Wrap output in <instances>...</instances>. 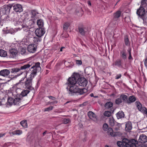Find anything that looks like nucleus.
<instances>
[{"mask_svg":"<svg viewBox=\"0 0 147 147\" xmlns=\"http://www.w3.org/2000/svg\"><path fill=\"white\" fill-rule=\"evenodd\" d=\"M29 25L30 26H31L34 24V22L33 20H29Z\"/></svg>","mask_w":147,"mask_h":147,"instance_id":"obj_48","label":"nucleus"},{"mask_svg":"<svg viewBox=\"0 0 147 147\" xmlns=\"http://www.w3.org/2000/svg\"><path fill=\"white\" fill-rule=\"evenodd\" d=\"M78 29L80 33L83 36L85 35L88 31L87 27L83 26H79Z\"/></svg>","mask_w":147,"mask_h":147,"instance_id":"obj_12","label":"nucleus"},{"mask_svg":"<svg viewBox=\"0 0 147 147\" xmlns=\"http://www.w3.org/2000/svg\"><path fill=\"white\" fill-rule=\"evenodd\" d=\"M8 98L7 100V105H11L13 104V102H12L11 100H10L9 101V100L10 98Z\"/></svg>","mask_w":147,"mask_h":147,"instance_id":"obj_50","label":"nucleus"},{"mask_svg":"<svg viewBox=\"0 0 147 147\" xmlns=\"http://www.w3.org/2000/svg\"><path fill=\"white\" fill-rule=\"evenodd\" d=\"M10 72V71L7 69H3L0 71V75L6 77L9 75Z\"/></svg>","mask_w":147,"mask_h":147,"instance_id":"obj_18","label":"nucleus"},{"mask_svg":"<svg viewBox=\"0 0 147 147\" xmlns=\"http://www.w3.org/2000/svg\"><path fill=\"white\" fill-rule=\"evenodd\" d=\"M109 122L111 126H113L115 124V121L112 117L109 118Z\"/></svg>","mask_w":147,"mask_h":147,"instance_id":"obj_32","label":"nucleus"},{"mask_svg":"<svg viewBox=\"0 0 147 147\" xmlns=\"http://www.w3.org/2000/svg\"><path fill=\"white\" fill-rule=\"evenodd\" d=\"M120 97L123 102H125L127 103V101L128 100L127 96L124 94H122L120 96Z\"/></svg>","mask_w":147,"mask_h":147,"instance_id":"obj_29","label":"nucleus"},{"mask_svg":"<svg viewBox=\"0 0 147 147\" xmlns=\"http://www.w3.org/2000/svg\"><path fill=\"white\" fill-rule=\"evenodd\" d=\"M79 76L78 74H74L71 77L69 78L68 79V86L72 85H74L76 84V83L77 82V80L78 79Z\"/></svg>","mask_w":147,"mask_h":147,"instance_id":"obj_4","label":"nucleus"},{"mask_svg":"<svg viewBox=\"0 0 147 147\" xmlns=\"http://www.w3.org/2000/svg\"><path fill=\"white\" fill-rule=\"evenodd\" d=\"M5 99L3 98V99H1L0 98V105H4L5 102Z\"/></svg>","mask_w":147,"mask_h":147,"instance_id":"obj_47","label":"nucleus"},{"mask_svg":"<svg viewBox=\"0 0 147 147\" xmlns=\"http://www.w3.org/2000/svg\"><path fill=\"white\" fill-rule=\"evenodd\" d=\"M90 95L91 97L94 96V94L93 93H91L90 94Z\"/></svg>","mask_w":147,"mask_h":147,"instance_id":"obj_63","label":"nucleus"},{"mask_svg":"<svg viewBox=\"0 0 147 147\" xmlns=\"http://www.w3.org/2000/svg\"><path fill=\"white\" fill-rule=\"evenodd\" d=\"M58 102V101L57 100H55L53 102H51L50 103L52 104H57Z\"/></svg>","mask_w":147,"mask_h":147,"instance_id":"obj_56","label":"nucleus"},{"mask_svg":"<svg viewBox=\"0 0 147 147\" xmlns=\"http://www.w3.org/2000/svg\"><path fill=\"white\" fill-rule=\"evenodd\" d=\"M121 11H118L114 14V18H119L121 14Z\"/></svg>","mask_w":147,"mask_h":147,"instance_id":"obj_30","label":"nucleus"},{"mask_svg":"<svg viewBox=\"0 0 147 147\" xmlns=\"http://www.w3.org/2000/svg\"><path fill=\"white\" fill-rule=\"evenodd\" d=\"M71 101H67L66 102L65 104H64V105H65L66 104H67L68 103H71Z\"/></svg>","mask_w":147,"mask_h":147,"instance_id":"obj_61","label":"nucleus"},{"mask_svg":"<svg viewBox=\"0 0 147 147\" xmlns=\"http://www.w3.org/2000/svg\"><path fill=\"white\" fill-rule=\"evenodd\" d=\"M70 120L69 118H65L63 120V123L67 124L70 122Z\"/></svg>","mask_w":147,"mask_h":147,"instance_id":"obj_42","label":"nucleus"},{"mask_svg":"<svg viewBox=\"0 0 147 147\" xmlns=\"http://www.w3.org/2000/svg\"><path fill=\"white\" fill-rule=\"evenodd\" d=\"M70 25V24L68 23H65L64 25L63 26V29L64 30H67L68 27Z\"/></svg>","mask_w":147,"mask_h":147,"instance_id":"obj_37","label":"nucleus"},{"mask_svg":"<svg viewBox=\"0 0 147 147\" xmlns=\"http://www.w3.org/2000/svg\"><path fill=\"white\" fill-rule=\"evenodd\" d=\"M88 104V102H84L81 105L82 106H86Z\"/></svg>","mask_w":147,"mask_h":147,"instance_id":"obj_54","label":"nucleus"},{"mask_svg":"<svg viewBox=\"0 0 147 147\" xmlns=\"http://www.w3.org/2000/svg\"><path fill=\"white\" fill-rule=\"evenodd\" d=\"M145 13V10L143 7H140V8L137 11V14L138 16L143 18L144 16Z\"/></svg>","mask_w":147,"mask_h":147,"instance_id":"obj_15","label":"nucleus"},{"mask_svg":"<svg viewBox=\"0 0 147 147\" xmlns=\"http://www.w3.org/2000/svg\"><path fill=\"white\" fill-rule=\"evenodd\" d=\"M88 115L89 118L94 121L97 120V118L95 114L92 111H89L88 113Z\"/></svg>","mask_w":147,"mask_h":147,"instance_id":"obj_16","label":"nucleus"},{"mask_svg":"<svg viewBox=\"0 0 147 147\" xmlns=\"http://www.w3.org/2000/svg\"><path fill=\"white\" fill-rule=\"evenodd\" d=\"M127 142H129L128 139L124 138L122 139V141H118L117 144L119 147H126V145H127Z\"/></svg>","mask_w":147,"mask_h":147,"instance_id":"obj_11","label":"nucleus"},{"mask_svg":"<svg viewBox=\"0 0 147 147\" xmlns=\"http://www.w3.org/2000/svg\"><path fill=\"white\" fill-rule=\"evenodd\" d=\"M136 100V97L134 96H130L129 97L127 101V103L130 104L134 102Z\"/></svg>","mask_w":147,"mask_h":147,"instance_id":"obj_19","label":"nucleus"},{"mask_svg":"<svg viewBox=\"0 0 147 147\" xmlns=\"http://www.w3.org/2000/svg\"><path fill=\"white\" fill-rule=\"evenodd\" d=\"M85 72L87 75L92 76L94 73V71L91 68H86L85 69Z\"/></svg>","mask_w":147,"mask_h":147,"instance_id":"obj_17","label":"nucleus"},{"mask_svg":"<svg viewBox=\"0 0 147 147\" xmlns=\"http://www.w3.org/2000/svg\"><path fill=\"white\" fill-rule=\"evenodd\" d=\"M40 67V63L39 62H37L31 68L32 71L30 74L31 76L27 79L25 82V87L31 90L33 89V88L32 86V78L34 76L36 75L37 72H39L41 70Z\"/></svg>","mask_w":147,"mask_h":147,"instance_id":"obj_1","label":"nucleus"},{"mask_svg":"<svg viewBox=\"0 0 147 147\" xmlns=\"http://www.w3.org/2000/svg\"><path fill=\"white\" fill-rule=\"evenodd\" d=\"M29 92L30 91L28 90H23L19 96V97L22 98V97L26 96Z\"/></svg>","mask_w":147,"mask_h":147,"instance_id":"obj_23","label":"nucleus"},{"mask_svg":"<svg viewBox=\"0 0 147 147\" xmlns=\"http://www.w3.org/2000/svg\"><path fill=\"white\" fill-rule=\"evenodd\" d=\"M53 106H50L48 107L45 108V109L44 111H50L52 110L53 109Z\"/></svg>","mask_w":147,"mask_h":147,"instance_id":"obj_45","label":"nucleus"},{"mask_svg":"<svg viewBox=\"0 0 147 147\" xmlns=\"http://www.w3.org/2000/svg\"><path fill=\"white\" fill-rule=\"evenodd\" d=\"M22 133L21 131L20 130H17L15 131L12 132V134L13 135H20Z\"/></svg>","mask_w":147,"mask_h":147,"instance_id":"obj_34","label":"nucleus"},{"mask_svg":"<svg viewBox=\"0 0 147 147\" xmlns=\"http://www.w3.org/2000/svg\"><path fill=\"white\" fill-rule=\"evenodd\" d=\"M12 7V5H11L4 6L1 8H0V13L3 14L9 13Z\"/></svg>","mask_w":147,"mask_h":147,"instance_id":"obj_5","label":"nucleus"},{"mask_svg":"<svg viewBox=\"0 0 147 147\" xmlns=\"http://www.w3.org/2000/svg\"><path fill=\"white\" fill-rule=\"evenodd\" d=\"M21 99V98L20 97L18 98H16L14 99L13 98H10L9 101L11 100L12 102H13V104L14 105H18L20 103V100Z\"/></svg>","mask_w":147,"mask_h":147,"instance_id":"obj_20","label":"nucleus"},{"mask_svg":"<svg viewBox=\"0 0 147 147\" xmlns=\"http://www.w3.org/2000/svg\"><path fill=\"white\" fill-rule=\"evenodd\" d=\"M30 13L31 18L34 19V18L36 17V14H38V13L36 10H33L30 11Z\"/></svg>","mask_w":147,"mask_h":147,"instance_id":"obj_24","label":"nucleus"},{"mask_svg":"<svg viewBox=\"0 0 147 147\" xmlns=\"http://www.w3.org/2000/svg\"><path fill=\"white\" fill-rule=\"evenodd\" d=\"M48 97L49 98L53 100H54L56 99V98L55 97L52 96H49Z\"/></svg>","mask_w":147,"mask_h":147,"instance_id":"obj_53","label":"nucleus"},{"mask_svg":"<svg viewBox=\"0 0 147 147\" xmlns=\"http://www.w3.org/2000/svg\"><path fill=\"white\" fill-rule=\"evenodd\" d=\"M88 3L89 5L91 6V3L90 2V1H88Z\"/></svg>","mask_w":147,"mask_h":147,"instance_id":"obj_60","label":"nucleus"},{"mask_svg":"<svg viewBox=\"0 0 147 147\" xmlns=\"http://www.w3.org/2000/svg\"><path fill=\"white\" fill-rule=\"evenodd\" d=\"M113 103L111 102H108L105 105V107L106 108L109 109L113 106Z\"/></svg>","mask_w":147,"mask_h":147,"instance_id":"obj_31","label":"nucleus"},{"mask_svg":"<svg viewBox=\"0 0 147 147\" xmlns=\"http://www.w3.org/2000/svg\"><path fill=\"white\" fill-rule=\"evenodd\" d=\"M135 104L138 110L142 111V106L141 103L138 101H136L135 102Z\"/></svg>","mask_w":147,"mask_h":147,"instance_id":"obj_25","label":"nucleus"},{"mask_svg":"<svg viewBox=\"0 0 147 147\" xmlns=\"http://www.w3.org/2000/svg\"><path fill=\"white\" fill-rule=\"evenodd\" d=\"M128 51L129 53V56L128 57V59L129 60H132L133 59L131 54V49H130L128 50Z\"/></svg>","mask_w":147,"mask_h":147,"instance_id":"obj_46","label":"nucleus"},{"mask_svg":"<svg viewBox=\"0 0 147 147\" xmlns=\"http://www.w3.org/2000/svg\"><path fill=\"white\" fill-rule=\"evenodd\" d=\"M111 112L109 111H105L104 115L105 116L107 117H109L111 115Z\"/></svg>","mask_w":147,"mask_h":147,"instance_id":"obj_40","label":"nucleus"},{"mask_svg":"<svg viewBox=\"0 0 147 147\" xmlns=\"http://www.w3.org/2000/svg\"><path fill=\"white\" fill-rule=\"evenodd\" d=\"M69 87V91L78 94L82 95L86 93L87 90L85 88L80 89L77 86L76 84L74 85H70L68 86Z\"/></svg>","mask_w":147,"mask_h":147,"instance_id":"obj_3","label":"nucleus"},{"mask_svg":"<svg viewBox=\"0 0 147 147\" xmlns=\"http://www.w3.org/2000/svg\"><path fill=\"white\" fill-rule=\"evenodd\" d=\"M121 76V75H119V76H116V79H117L119 78Z\"/></svg>","mask_w":147,"mask_h":147,"instance_id":"obj_58","label":"nucleus"},{"mask_svg":"<svg viewBox=\"0 0 147 147\" xmlns=\"http://www.w3.org/2000/svg\"><path fill=\"white\" fill-rule=\"evenodd\" d=\"M143 19V23L144 25H147V17L146 16H144L143 18H142Z\"/></svg>","mask_w":147,"mask_h":147,"instance_id":"obj_39","label":"nucleus"},{"mask_svg":"<svg viewBox=\"0 0 147 147\" xmlns=\"http://www.w3.org/2000/svg\"><path fill=\"white\" fill-rule=\"evenodd\" d=\"M122 102V100L121 98H117L115 100V103L119 105Z\"/></svg>","mask_w":147,"mask_h":147,"instance_id":"obj_43","label":"nucleus"},{"mask_svg":"<svg viewBox=\"0 0 147 147\" xmlns=\"http://www.w3.org/2000/svg\"><path fill=\"white\" fill-rule=\"evenodd\" d=\"M124 42L125 45L127 46H129L130 44L128 38L127 36H126L125 38Z\"/></svg>","mask_w":147,"mask_h":147,"instance_id":"obj_36","label":"nucleus"},{"mask_svg":"<svg viewBox=\"0 0 147 147\" xmlns=\"http://www.w3.org/2000/svg\"><path fill=\"white\" fill-rule=\"evenodd\" d=\"M5 135V134H0V138L2 137Z\"/></svg>","mask_w":147,"mask_h":147,"instance_id":"obj_57","label":"nucleus"},{"mask_svg":"<svg viewBox=\"0 0 147 147\" xmlns=\"http://www.w3.org/2000/svg\"><path fill=\"white\" fill-rule=\"evenodd\" d=\"M37 46L34 44H32L28 45L27 49L28 51L31 53H34L36 50Z\"/></svg>","mask_w":147,"mask_h":147,"instance_id":"obj_13","label":"nucleus"},{"mask_svg":"<svg viewBox=\"0 0 147 147\" xmlns=\"http://www.w3.org/2000/svg\"><path fill=\"white\" fill-rule=\"evenodd\" d=\"M31 65L32 64L29 63V64L22 66L20 67L13 68L11 69L10 72L14 74L18 73L17 74V75H16L15 76V77L16 78L22 74L23 72H25L26 69L29 68Z\"/></svg>","mask_w":147,"mask_h":147,"instance_id":"obj_2","label":"nucleus"},{"mask_svg":"<svg viewBox=\"0 0 147 147\" xmlns=\"http://www.w3.org/2000/svg\"><path fill=\"white\" fill-rule=\"evenodd\" d=\"M22 29L25 32H28L30 31V28L28 27V26L22 25Z\"/></svg>","mask_w":147,"mask_h":147,"instance_id":"obj_33","label":"nucleus"},{"mask_svg":"<svg viewBox=\"0 0 147 147\" xmlns=\"http://www.w3.org/2000/svg\"><path fill=\"white\" fill-rule=\"evenodd\" d=\"M108 129V132L110 133V134L112 136L113 134V130L111 128H109Z\"/></svg>","mask_w":147,"mask_h":147,"instance_id":"obj_49","label":"nucleus"},{"mask_svg":"<svg viewBox=\"0 0 147 147\" xmlns=\"http://www.w3.org/2000/svg\"><path fill=\"white\" fill-rule=\"evenodd\" d=\"M35 33L38 37H40L45 34V30L43 28H39L36 30Z\"/></svg>","mask_w":147,"mask_h":147,"instance_id":"obj_9","label":"nucleus"},{"mask_svg":"<svg viewBox=\"0 0 147 147\" xmlns=\"http://www.w3.org/2000/svg\"><path fill=\"white\" fill-rule=\"evenodd\" d=\"M121 61L120 60L116 61L115 63V65L119 67H121Z\"/></svg>","mask_w":147,"mask_h":147,"instance_id":"obj_38","label":"nucleus"},{"mask_svg":"<svg viewBox=\"0 0 147 147\" xmlns=\"http://www.w3.org/2000/svg\"><path fill=\"white\" fill-rule=\"evenodd\" d=\"M116 115L118 119L124 118L125 116L124 113L122 111H119Z\"/></svg>","mask_w":147,"mask_h":147,"instance_id":"obj_22","label":"nucleus"},{"mask_svg":"<svg viewBox=\"0 0 147 147\" xmlns=\"http://www.w3.org/2000/svg\"><path fill=\"white\" fill-rule=\"evenodd\" d=\"M143 111V113L146 114V115H147V109H146L145 108H142V111L143 112V111Z\"/></svg>","mask_w":147,"mask_h":147,"instance_id":"obj_51","label":"nucleus"},{"mask_svg":"<svg viewBox=\"0 0 147 147\" xmlns=\"http://www.w3.org/2000/svg\"><path fill=\"white\" fill-rule=\"evenodd\" d=\"M18 51L14 49H11L9 50L8 56L10 58H14L17 56Z\"/></svg>","mask_w":147,"mask_h":147,"instance_id":"obj_6","label":"nucleus"},{"mask_svg":"<svg viewBox=\"0 0 147 147\" xmlns=\"http://www.w3.org/2000/svg\"><path fill=\"white\" fill-rule=\"evenodd\" d=\"M77 80L78 84L81 86H85L87 84V81L85 78H79V77Z\"/></svg>","mask_w":147,"mask_h":147,"instance_id":"obj_7","label":"nucleus"},{"mask_svg":"<svg viewBox=\"0 0 147 147\" xmlns=\"http://www.w3.org/2000/svg\"><path fill=\"white\" fill-rule=\"evenodd\" d=\"M37 23L39 28H42L43 26L44 23L43 21L42 20L39 19L38 20Z\"/></svg>","mask_w":147,"mask_h":147,"instance_id":"obj_28","label":"nucleus"},{"mask_svg":"<svg viewBox=\"0 0 147 147\" xmlns=\"http://www.w3.org/2000/svg\"><path fill=\"white\" fill-rule=\"evenodd\" d=\"M13 10L17 13H20L23 11V7L22 5L19 4L14 5L13 6Z\"/></svg>","mask_w":147,"mask_h":147,"instance_id":"obj_8","label":"nucleus"},{"mask_svg":"<svg viewBox=\"0 0 147 147\" xmlns=\"http://www.w3.org/2000/svg\"><path fill=\"white\" fill-rule=\"evenodd\" d=\"M47 132V131H46L45 132H44L42 134V135L43 136H44L46 134V133Z\"/></svg>","mask_w":147,"mask_h":147,"instance_id":"obj_59","label":"nucleus"},{"mask_svg":"<svg viewBox=\"0 0 147 147\" xmlns=\"http://www.w3.org/2000/svg\"><path fill=\"white\" fill-rule=\"evenodd\" d=\"M120 55L123 59H126L127 58L126 51L125 50H123L120 52Z\"/></svg>","mask_w":147,"mask_h":147,"instance_id":"obj_27","label":"nucleus"},{"mask_svg":"<svg viewBox=\"0 0 147 147\" xmlns=\"http://www.w3.org/2000/svg\"><path fill=\"white\" fill-rule=\"evenodd\" d=\"M131 123L130 122H127L125 124V129L127 131H129L132 129Z\"/></svg>","mask_w":147,"mask_h":147,"instance_id":"obj_21","label":"nucleus"},{"mask_svg":"<svg viewBox=\"0 0 147 147\" xmlns=\"http://www.w3.org/2000/svg\"><path fill=\"white\" fill-rule=\"evenodd\" d=\"M139 142L141 143H145L147 142V137L144 134L141 135L138 139Z\"/></svg>","mask_w":147,"mask_h":147,"instance_id":"obj_14","label":"nucleus"},{"mask_svg":"<svg viewBox=\"0 0 147 147\" xmlns=\"http://www.w3.org/2000/svg\"><path fill=\"white\" fill-rule=\"evenodd\" d=\"M33 41L35 43L37 44H38L39 42H40V40L39 38L34 37L33 38Z\"/></svg>","mask_w":147,"mask_h":147,"instance_id":"obj_35","label":"nucleus"},{"mask_svg":"<svg viewBox=\"0 0 147 147\" xmlns=\"http://www.w3.org/2000/svg\"><path fill=\"white\" fill-rule=\"evenodd\" d=\"M27 123L26 121H22L20 122V124L24 127H25V126Z\"/></svg>","mask_w":147,"mask_h":147,"instance_id":"obj_44","label":"nucleus"},{"mask_svg":"<svg viewBox=\"0 0 147 147\" xmlns=\"http://www.w3.org/2000/svg\"><path fill=\"white\" fill-rule=\"evenodd\" d=\"M7 53L6 51L2 49L0 50V56L5 57L7 56Z\"/></svg>","mask_w":147,"mask_h":147,"instance_id":"obj_26","label":"nucleus"},{"mask_svg":"<svg viewBox=\"0 0 147 147\" xmlns=\"http://www.w3.org/2000/svg\"><path fill=\"white\" fill-rule=\"evenodd\" d=\"M144 63L145 66L147 67V58L145 59Z\"/></svg>","mask_w":147,"mask_h":147,"instance_id":"obj_55","label":"nucleus"},{"mask_svg":"<svg viewBox=\"0 0 147 147\" xmlns=\"http://www.w3.org/2000/svg\"><path fill=\"white\" fill-rule=\"evenodd\" d=\"M145 1H142V5H143L145 4Z\"/></svg>","mask_w":147,"mask_h":147,"instance_id":"obj_62","label":"nucleus"},{"mask_svg":"<svg viewBox=\"0 0 147 147\" xmlns=\"http://www.w3.org/2000/svg\"><path fill=\"white\" fill-rule=\"evenodd\" d=\"M108 126L107 123H104L103 125V129L105 131H107L108 129Z\"/></svg>","mask_w":147,"mask_h":147,"instance_id":"obj_41","label":"nucleus"},{"mask_svg":"<svg viewBox=\"0 0 147 147\" xmlns=\"http://www.w3.org/2000/svg\"><path fill=\"white\" fill-rule=\"evenodd\" d=\"M76 63L77 64L80 65L82 64V62L81 60H77L76 61Z\"/></svg>","mask_w":147,"mask_h":147,"instance_id":"obj_52","label":"nucleus"},{"mask_svg":"<svg viewBox=\"0 0 147 147\" xmlns=\"http://www.w3.org/2000/svg\"><path fill=\"white\" fill-rule=\"evenodd\" d=\"M129 142H127L126 147H136V144L138 143V141L135 139H132L129 141L128 139Z\"/></svg>","mask_w":147,"mask_h":147,"instance_id":"obj_10","label":"nucleus"},{"mask_svg":"<svg viewBox=\"0 0 147 147\" xmlns=\"http://www.w3.org/2000/svg\"><path fill=\"white\" fill-rule=\"evenodd\" d=\"M60 51H62V48H61L60 49Z\"/></svg>","mask_w":147,"mask_h":147,"instance_id":"obj_64","label":"nucleus"}]
</instances>
